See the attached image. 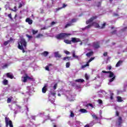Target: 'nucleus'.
Returning <instances> with one entry per match:
<instances>
[{
    "label": "nucleus",
    "mask_w": 127,
    "mask_h": 127,
    "mask_svg": "<svg viewBox=\"0 0 127 127\" xmlns=\"http://www.w3.org/2000/svg\"><path fill=\"white\" fill-rule=\"evenodd\" d=\"M23 47L26 48V42L24 39H21L20 41L18 43V48L22 50L23 53H25V51Z\"/></svg>",
    "instance_id": "obj_1"
},
{
    "label": "nucleus",
    "mask_w": 127,
    "mask_h": 127,
    "mask_svg": "<svg viewBox=\"0 0 127 127\" xmlns=\"http://www.w3.org/2000/svg\"><path fill=\"white\" fill-rule=\"evenodd\" d=\"M102 73L109 74V78H112L109 79V82L108 83V85H111V83L115 81V80L116 79V75H115L114 72L111 71H107L103 70Z\"/></svg>",
    "instance_id": "obj_2"
},
{
    "label": "nucleus",
    "mask_w": 127,
    "mask_h": 127,
    "mask_svg": "<svg viewBox=\"0 0 127 127\" xmlns=\"http://www.w3.org/2000/svg\"><path fill=\"white\" fill-rule=\"evenodd\" d=\"M70 35H71V34L61 33L57 35L56 37L57 39H62V38H66V37H68Z\"/></svg>",
    "instance_id": "obj_3"
},
{
    "label": "nucleus",
    "mask_w": 127,
    "mask_h": 127,
    "mask_svg": "<svg viewBox=\"0 0 127 127\" xmlns=\"http://www.w3.org/2000/svg\"><path fill=\"white\" fill-rule=\"evenodd\" d=\"M5 122L6 127H8V126H9L10 127H13V125H12V122L11 121L9 120V118H5Z\"/></svg>",
    "instance_id": "obj_4"
},
{
    "label": "nucleus",
    "mask_w": 127,
    "mask_h": 127,
    "mask_svg": "<svg viewBox=\"0 0 127 127\" xmlns=\"http://www.w3.org/2000/svg\"><path fill=\"white\" fill-rule=\"evenodd\" d=\"M94 26H95V27H97V28H104L105 26H106V23H104L101 26L99 25L98 23H94L93 24H92Z\"/></svg>",
    "instance_id": "obj_5"
},
{
    "label": "nucleus",
    "mask_w": 127,
    "mask_h": 127,
    "mask_svg": "<svg viewBox=\"0 0 127 127\" xmlns=\"http://www.w3.org/2000/svg\"><path fill=\"white\" fill-rule=\"evenodd\" d=\"M95 59V58H91L87 62L86 64H84L83 65H82L81 69H84V68H86L87 66H90V64L89 63H90L91 61H93Z\"/></svg>",
    "instance_id": "obj_6"
},
{
    "label": "nucleus",
    "mask_w": 127,
    "mask_h": 127,
    "mask_svg": "<svg viewBox=\"0 0 127 127\" xmlns=\"http://www.w3.org/2000/svg\"><path fill=\"white\" fill-rule=\"evenodd\" d=\"M80 39L76 38H71V42L73 43H77V42H80Z\"/></svg>",
    "instance_id": "obj_7"
},
{
    "label": "nucleus",
    "mask_w": 127,
    "mask_h": 127,
    "mask_svg": "<svg viewBox=\"0 0 127 127\" xmlns=\"http://www.w3.org/2000/svg\"><path fill=\"white\" fill-rule=\"evenodd\" d=\"M47 87H48V85L47 84H45V86L42 88V93L45 94L46 93V91H47Z\"/></svg>",
    "instance_id": "obj_8"
},
{
    "label": "nucleus",
    "mask_w": 127,
    "mask_h": 127,
    "mask_svg": "<svg viewBox=\"0 0 127 127\" xmlns=\"http://www.w3.org/2000/svg\"><path fill=\"white\" fill-rule=\"evenodd\" d=\"M96 18H97V16H96L94 17H91L89 20H88V21H86L87 24H88L89 23H91V22H92V21H93V20H94V19H96Z\"/></svg>",
    "instance_id": "obj_9"
},
{
    "label": "nucleus",
    "mask_w": 127,
    "mask_h": 127,
    "mask_svg": "<svg viewBox=\"0 0 127 127\" xmlns=\"http://www.w3.org/2000/svg\"><path fill=\"white\" fill-rule=\"evenodd\" d=\"M26 22H27L29 24H32L33 21L32 19H30L29 18H27L25 20Z\"/></svg>",
    "instance_id": "obj_10"
},
{
    "label": "nucleus",
    "mask_w": 127,
    "mask_h": 127,
    "mask_svg": "<svg viewBox=\"0 0 127 127\" xmlns=\"http://www.w3.org/2000/svg\"><path fill=\"white\" fill-rule=\"evenodd\" d=\"M6 76L8 78H10V79L13 78V74L11 72H8L6 73Z\"/></svg>",
    "instance_id": "obj_11"
},
{
    "label": "nucleus",
    "mask_w": 127,
    "mask_h": 127,
    "mask_svg": "<svg viewBox=\"0 0 127 127\" xmlns=\"http://www.w3.org/2000/svg\"><path fill=\"white\" fill-rule=\"evenodd\" d=\"M93 46L94 48H99L100 47V45L99 42H95L93 44Z\"/></svg>",
    "instance_id": "obj_12"
},
{
    "label": "nucleus",
    "mask_w": 127,
    "mask_h": 127,
    "mask_svg": "<svg viewBox=\"0 0 127 127\" xmlns=\"http://www.w3.org/2000/svg\"><path fill=\"white\" fill-rule=\"evenodd\" d=\"M55 54V57L56 58H60V57H61V56L60 54H59V52H56L54 53Z\"/></svg>",
    "instance_id": "obj_13"
},
{
    "label": "nucleus",
    "mask_w": 127,
    "mask_h": 127,
    "mask_svg": "<svg viewBox=\"0 0 127 127\" xmlns=\"http://www.w3.org/2000/svg\"><path fill=\"white\" fill-rule=\"evenodd\" d=\"M75 82H76L77 83H83L85 82V80L83 79H78L75 80Z\"/></svg>",
    "instance_id": "obj_14"
},
{
    "label": "nucleus",
    "mask_w": 127,
    "mask_h": 127,
    "mask_svg": "<svg viewBox=\"0 0 127 127\" xmlns=\"http://www.w3.org/2000/svg\"><path fill=\"white\" fill-rule=\"evenodd\" d=\"M122 123H123V120H122V117H119L118 119V124L119 126H121L122 124Z\"/></svg>",
    "instance_id": "obj_15"
},
{
    "label": "nucleus",
    "mask_w": 127,
    "mask_h": 127,
    "mask_svg": "<svg viewBox=\"0 0 127 127\" xmlns=\"http://www.w3.org/2000/svg\"><path fill=\"white\" fill-rule=\"evenodd\" d=\"M123 63V61H119L116 65V67H120L121 64Z\"/></svg>",
    "instance_id": "obj_16"
},
{
    "label": "nucleus",
    "mask_w": 127,
    "mask_h": 127,
    "mask_svg": "<svg viewBox=\"0 0 127 127\" xmlns=\"http://www.w3.org/2000/svg\"><path fill=\"white\" fill-rule=\"evenodd\" d=\"M72 57H73V58H76V59H78L79 57L77 55H75V51H73L72 52Z\"/></svg>",
    "instance_id": "obj_17"
},
{
    "label": "nucleus",
    "mask_w": 127,
    "mask_h": 127,
    "mask_svg": "<svg viewBox=\"0 0 127 127\" xmlns=\"http://www.w3.org/2000/svg\"><path fill=\"white\" fill-rule=\"evenodd\" d=\"M123 99H122V97L121 96L117 97V102H119V103H121V102H123Z\"/></svg>",
    "instance_id": "obj_18"
},
{
    "label": "nucleus",
    "mask_w": 127,
    "mask_h": 127,
    "mask_svg": "<svg viewBox=\"0 0 127 127\" xmlns=\"http://www.w3.org/2000/svg\"><path fill=\"white\" fill-rule=\"evenodd\" d=\"M93 52H90L86 54V56H87V57H90V56H92V55H93Z\"/></svg>",
    "instance_id": "obj_19"
},
{
    "label": "nucleus",
    "mask_w": 127,
    "mask_h": 127,
    "mask_svg": "<svg viewBox=\"0 0 127 127\" xmlns=\"http://www.w3.org/2000/svg\"><path fill=\"white\" fill-rule=\"evenodd\" d=\"M64 42H65V43H66V44H71V41H70L69 40H64Z\"/></svg>",
    "instance_id": "obj_20"
},
{
    "label": "nucleus",
    "mask_w": 127,
    "mask_h": 127,
    "mask_svg": "<svg viewBox=\"0 0 127 127\" xmlns=\"http://www.w3.org/2000/svg\"><path fill=\"white\" fill-rule=\"evenodd\" d=\"M22 81H23V82H24V83H25V82H26V81H27V77L26 75V76L22 78Z\"/></svg>",
    "instance_id": "obj_21"
},
{
    "label": "nucleus",
    "mask_w": 127,
    "mask_h": 127,
    "mask_svg": "<svg viewBox=\"0 0 127 127\" xmlns=\"http://www.w3.org/2000/svg\"><path fill=\"white\" fill-rule=\"evenodd\" d=\"M92 117L93 118V119H94V120H98L99 119L97 115H95V114H93L92 115Z\"/></svg>",
    "instance_id": "obj_22"
},
{
    "label": "nucleus",
    "mask_w": 127,
    "mask_h": 127,
    "mask_svg": "<svg viewBox=\"0 0 127 127\" xmlns=\"http://www.w3.org/2000/svg\"><path fill=\"white\" fill-rule=\"evenodd\" d=\"M49 66H52V64H49V65H47L45 67V69L47 71H50V70L49 69Z\"/></svg>",
    "instance_id": "obj_23"
},
{
    "label": "nucleus",
    "mask_w": 127,
    "mask_h": 127,
    "mask_svg": "<svg viewBox=\"0 0 127 127\" xmlns=\"http://www.w3.org/2000/svg\"><path fill=\"white\" fill-rule=\"evenodd\" d=\"M70 58H71V57H64L63 58V60L64 61H66V60H70Z\"/></svg>",
    "instance_id": "obj_24"
},
{
    "label": "nucleus",
    "mask_w": 127,
    "mask_h": 127,
    "mask_svg": "<svg viewBox=\"0 0 127 127\" xmlns=\"http://www.w3.org/2000/svg\"><path fill=\"white\" fill-rule=\"evenodd\" d=\"M42 55H43L44 56H45V57H46V56H47V55H48V52H44V53H43L42 54Z\"/></svg>",
    "instance_id": "obj_25"
},
{
    "label": "nucleus",
    "mask_w": 127,
    "mask_h": 127,
    "mask_svg": "<svg viewBox=\"0 0 127 127\" xmlns=\"http://www.w3.org/2000/svg\"><path fill=\"white\" fill-rule=\"evenodd\" d=\"M11 99H12V97H9L7 99V104H9L11 102Z\"/></svg>",
    "instance_id": "obj_26"
},
{
    "label": "nucleus",
    "mask_w": 127,
    "mask_h": 127,
    "mask_svg": "<svg viewBox=\"0 0 127 127\" xmlns=\"http://www.w3.org/2000/svg\"><path fill=\"white\" fill-rule=\"evenodd\" d=\"M8 83V81H7V80L6 79H4L3 81V84L4 85H7Z\"/></svg>",
    "instance_id": "obj_27"
},
{
    "label": "nucleus",
    "mask_w": 127,
    "mask_h": 127,
    "mask_svg": "<svg viewBox=\"0 0 127 127\" xmlns=\"http://www.w3.org/2000/svg\"><path fill=\"white\" fill-rule=\"evenodd\" d=\"M80 112H81V113H87V110L86 109H81Z\"/></svg>",
    "instance_id": "obj_28"
},
{
    "label": "nucleus",
    "mask_w": 127,
    "mask_h": 127,
    "mask_svg": "<svg viewBox=\"0 0 127 127\" xmlns=\"http://www.w3.org/2000/svg\"><path fill=\"white\" fill-rule=\"evenodd\" d=\"M70 117L71 118H74V113H73V111H70Z\"/></svg>",
    "instance_id": "obj_29"
},
{
    "label": "nucleus",
    "mask_w": 127,
    "mask_h": 127,
    "mask_svg": "<svg viewBox=\"0 0 127 127\" xmlns=\"http://www.w3.org/2000/svg\"><path fill=\"white\" fill-rule=\"evenodd\" d=\"M9 42H10L9 40L5 41V42H4L3 45H4V46H6V45H7V44H8V43H9Z\"/></svg>",
    "instance_id": "obj_30"
},
{
    "label": "nucleus",
    "mask_w": 127,
    "mask_h": 127,
    "mask_svg": "<svg viewBox=\"0 0 127 127\" xmlns=\"http://www.w3.org/2000/svg\"><path fill=\"white\" fill-rule=\"evenodd\" d=\"M70 65H71V64H70V63L68 62L66 63L65 66L66 68H69V67H70Z\"/></svg>",
    "instance_id": "obj_31"
},
{
    "label": "nucleus",
    "mask_w": 127,
    "mask_h": 127,
    "mask_svg": "<svg viewBox=\"0 0 127 127\" xmlns=\"http://www.w3.org/2000/svg\"><path fill=\"white\" fill-rule=\"evenodd\" d=\"M71 25H72V24H71V23H67L65 26V28H67V27H69V26H71Z\"/></svg>",
    "instance_id": "obj_32"
},
{
    "label": "nucleus",
    "mask_w": 127,
    "mask_h": 127,
    "mask_svg": "<svg viewBox=\"0 0 127 127\" xmlns=\"http://www.w3.org/2000/svg\"><path fill=\"white\" fill-rule=\"evenodd\" d=\"M42 36H43V35H42L41 34H39L37 35L36 37H37V38H40V37H42Z\"/></svg>",
    "instance_id": "obj_33"
},
{
    "label": "nucleus",
    "mask_w": 127,
    "mask_h": 127,
    "mask_svg": "<svg viewBox=\"0 0 127 127\" xmlns=\"http://www.w3.org/2000/svg\"><path fill=\"white\" fill-rule=\"evenodd\" d=\"M32 31L33 34H36V33L38 32V30L35 31L34 30H32Z\"/></svg>",
    "instance_id": "obj_34"
},
{
    "label": "nucleus",
    "mask_w": 127,
    "mask_h": 127,
    "mask_svg": "<svg viewBox=\"0 0 127 127\" xmlns=\"http://www.w3.org/2000/svg\"><path fill=\"white\" fill-rule=\"evenodd\" d=\"M98 102L99 104H103V101H102V100H101V99H99L98 100Z\"/></svg>",
    "instance_id": "obj_35"
},
{
    "label": "nucleus",
    "mask_w": 127,
    "mask_h": 127,
    "mask_svg": "<svg viewBox=\"0 0 127 127\" xmlns=\"http://www.w3.org/2000/svg\"><path fill=\"white\" fill-rule=\"evenodd\" d=\"M110 99H111V100H113V96H114V94L113 93H111L110 94Z\"/></svg>",
    "instance_id": "obj_36"
},
{
    "label": "nucleus",
    "mask_w": 127,
    "mask_h": 127,
    "mask_svg": "<svg viewBox=\"0 0 127 127\" xmlns=\"http://www.w3.org/2000/svg\"><path fill=\"white\" fill-rule=\"evenodd\" d=\"M64 53H65V54H66L67 55H69V54H70V52L68 51H65Z\"/></svg>",
    "instance_id": "obj_37"
},
{
    "label": "nucleus",
    "mask_w": 127,
    "mask_h": 127,
    "mask_svg": "<svg viewBox=\"0 0 127 127\" xmlns=\"http://www.w3.org/2000/svg\"><path fill=\"white\" fill-rule=\"evenodd\" d=\"M11 10H12V11H16V6H14V9H12Z\"/></svg>",
    "instance_id": "obj_38"
},
{
    "label": "nucleus",
    "mask_w": 127,
    "mask_h": 127,
    "mask_svg": "<svg viewBox=\"0 0 127 127\" xmlns=\"http://www.w3.org/2000/svg\"><path fill=\"white\" fill-rule=\"evenodd\" d=\"M57 88V84H55L54 86V89L55 90H56V88Z\"/></svg>",
    "instance_id": "obj_39"
},
{
    "label": "nucleus",
    "mask_w": 127,
    "mask_h": 127,
    "mask_svg": "<svg viewBox=\"0 0 127 127\" xmlns=\"http://www.w3.org/2000/svg\"><path fill=\"white\" fill-rule=\"evenodd\" d=\"M85 78L86 80H88L89 79V76H88V74H85Z\"/></svg>",
    "instance_id": "obj_40"
},
{
    "label": "nucleus",
    "mask_w": 127,
    "mask_h": 127,
    "mask_svg": "<svg viewBox=\"0 0 127 127\" xmlns=\"http://www.w3.org/2000/svg\"><path fill=\"white\" fill-rule=\"evenodd\" d=\"M20 7H22V4L21 3H19L18 8H20Z\"/></svg>",
    "instance_id": "obj_41"
},
{
    "label": "nucleus",
    "mask_w": 127,
    "mask_h": 127,
    "mask_svg": "<svg viewBox=\"0 0 127 127\" xmlns=\"http://www.w3.org/2000/svg\"><path fill=\"white\" fill-rule=\"evenodd\" d=\"M8 16L10 18V19H12V17H11V14H8Z\"/></svg>",
    "instance_id": "obj_42"
},
{
    "label": "nucleus",
    "mask_w": 127,
    "mask_h": 127,
    "mask_svg": "<svg viewBox=\"0 0 127 127\" xmlns=\"http://www.w3.org/2000/svg\"><path fill=\"white\" fill-rule=\"evenodd\" d=\"M112 69V66H107V69L108 70H111Z\"/></svg>",
    "instance_id": "obj_43"
},
{
    "label": "nucleus",
    "mask_w": 127,
    "mask_h": 127,
    "mask_svg": "<svg viewBox=\"0 0 127 127\" xmlns=\"http://www.w3.org/2000/svg\"><path fill=\"white\" fill-rule=\"evenodd\" d=\"M76 21H77V20H76V19H73L71 20V22H76Z\"/></svg>",
    "instance_id": "obj_44"
},
{
    "label": "nucleus",
    "mask_w": 127,
    "mask_h": 127,
    "mask_svg": "<svg viewBox=\"0 0 127 127\" xmlns=\"http://www.w3.org/2000/svg\"><path fill=\"white\" fill-rule=\"evenodd\" d=\"M108 55V52H105L104 53L103 56L106 57Z\"/></svg>",
    "instance_id": "obj_45"
},
{
    "label": "nucleus",
    "mask_w": 127,
    "mask_h": 127,
    "mask_svg": "<svg viewBox=\"0 0 127 127\" xmlns=\"http://www.w3.org/2000/svg\"><path fill=\"white\" fill-rule=\"evenodd\" d=\"M26 36L28 37V38H32V36L29 35H26Z\"/></svg>",
    "instance_id": "obj_46"
},
{
    "label": "nucleus",
    "mask_w": 127,
    "mask_h": 127,
    "mask_svg": "<svg viewBox=\"0 0 127 127\" xmlns=\"http://www.w3.org/2000/svg\"><path fill=\"white\" fill-rule=\"evenodd\" d=\"M122 91H120V90H117V94L118 95H119V94H121V93H122Z\"/></svg>",
    "instance_id": "obj_47"
},
{
    "label": "nucleus",
    "mask_w": 127,
    "mask_h": 127,
    "mask_svg": "<svg viewBox=\"0 0 127 127\" xmlns=\"http://www.w3.org/2000/svg\"><path fill=\"white\" fill-rule=\"evenodd\" d=\"M119 115H120V113H119V112L117 111L116 112V116L117 117H119Z\"/></svg>",
    "instance_id": "obj_48"
},
{
    "label": "nucleus",
    "mask_w": 127,
    "mask_h": 127,
    "mask_svg": "<svg viewBox=\"0 0 127 127\" xmlns=\"http://www.w3.org/2000/svg\"><path fill=\"white\" fill-rule=\"evenodd\" d=\"M26 77H27V80H30V79H31V78H30V77H29V76H28L27 75H26Z\"/></svg>",
    "instance_id": "obj_49"
},
{
    "label": "nucleus",
    "mask_w": 127,
    "mask_h": 127,
    "mask_svg": "<svg viewBox=\"0 0 127 127\" xmlns=\"http://www.w3.org/2000/svg\"><path fill=\"white\" fill-rule=\"evenodd\" d=\"M91 26H92V25H88V26H87L86 28H90Z\"/></svg>",
    "instance_id": "obj_50"
},
{
    "label": "nucleus",
    "mask_w": 127,
    "mask_h": 127,
    "mask_svg": "<svg viewBox=\"0 0 127 127\" xmlns=\"http://www.w3.org/2000/svg\"><path fill=\"white\" fill-rule=\"evenodd\" d=\"M44 29H46V28L45 27L41 28V30H44Z\"/></svg>",
    "instance_id": "obj_51"
},
{
    "label": "nucleus",
    "mask_w": 127,
    "mask_h": 127,
    "mask_svg": "<svg viewBox=\"0 0 127 127\" xmlns=\"http://www.w3.org/2000/svg\"><path fill=\"white\" fill-rule=\"evenodd\" d=\"M55 23H56L55 22L53 21L51 23V24H52V25H54V24H55Z\"/></svg>",
    "instance_id": "obj_52"
},
{
    "label": "nucleus",
    "mask_w": 127,
    "mask_h": 127,
    "mask_svg": "<svg viewBox=\"0 0 127 127\" xmlns=\"http://www.w3.org/2000/svg\"><path fill=\"white\" fill-rule=\"evenodd\" d=\"M13 38H10V40H9V41H13Z\"/></svg>",
    "instance_id": "obj_53"
},
{
    "label": "nucleus",
    "mask_w": 127,
    "mask_h": 127,
    "mask_svg": "<svg viewBox=\"0 0 127 127\" xmlns=\"http://www.w3.org/2000/svg\"><path fill=\"white\" fill-rule=\"evenodd\" d=\"M84 127H90V126H89V125H86L84 126Z\"/></svg>",
    "instance_id": "obj_54"
},
{
    "label": "nucleus",
    "mask_w": 127,
    "mask_h": 127,
    "mask_svg": "<svg viewBox=\"0 0 127 127\" xmlns=\"http://www.w3.org/2000/svg\"><path fill=\"white\" fill-rule=\"evenodd\" d=\"M63 7H66V5H65V4H64L63 5Z\"/></svg>",
    "instance_id": "obj_55"
},
{
    "label": "nucleus",
    "mask_w": 127,
    "mask_h": 127,
    "mask_svg": "<svg viewBox=\"0 0 127 127\" xmlns=\"http://www.w3.org/2000/svg\"><path fill=\"white\" fill-rule=\"evenodd\" d=\"M56 93H52V95H53V96H55Z\"/></svg>",
    "instance_id": "obj_56"
},
{
    "label": "nucleus",
    "mask_w": 127,
    "mask_h": 127,
    "mask_svg": "<svg viewBox=\"0 0 127 127\" xmlns=\"http://www.w3.org/2000/svg\"><path fill=\"white\" fill-rule=\"evenodd\" d=\"M117 31H114L113 32H112L113 34H115V33H116Z\"/></svg>",
    "instance_id": "obj_57"
},
{
    "label": "nucleus",
    "mask_w": 127,
    "mask_h": 127,
    "mask_svg": "<svg viewBox=\"0 0 127 127\" xmlns=\"http://www.w3.org/2000/svg\"><path fill=\"white\" fill-rule=\"evenodd\" d=\"M58 95L59 97H60V96H61V94H60V93H59V94H58Z\"/></svg>",
    "instance_id": "obj_58"
},
{
    "label": "nucleus",
    "mask_w": 127,
    "mask_h": 127,
    "mask_svg": "<svg viewBox=\"0 0 127 127\" xmlns=\"http://www.w3.org/2000/svg\"><path fill=\"white\" fill-rule=\"evenodd\" d=\"M114 15H115L116 16H118V14H114Z\"/></svg>",
    "instance_id": "obj_59"
},
{
    "label": "nucleus",
    "mask_w": 127,
    "mask_h": 127,
    "mask_svg": "<svg viewBox=\"0 0 127 127\" xmlns=\"http://www.w3.org/2000/svg\"><path fill=\"white\" fill-rule=\"evenodd\" d=\"M90 107H93V105L90 104Z\"/></svg>",
    "instance_id": "obj_60"
},
{
    "label": "nucleus",
    "mask_w": 127,
    "mask_h": 127,
    "mask_svg": "<svg viewBox=\"0 0 127 127\" xmlns=\"http://www.w3.org/2000/svg\"><path fill=\"white\" fill-rule=\"evenodd\" d=\"M54 127H57L56 126V125H54Z\"/></svg>",
    "instance_id": "obj_61"
},
{
    "label": "nucleus",
    "mask_w": 127,
    "mask_h": 127,
    "mask_svg": "<svg viewBox=\"0 0 127 127\" xmlns=\"http://www.w3.org/2000/svg\"><path fill=\"white\" fill-rule=\"evenodd\" d=\"M82 43H80V45H82Z\"/></svg>",
    "instance_id": "obj_62"
},
{
    "label": "nucleus",
    "mask_w": 127,
    "mask_h": 127,
    "mask_svg": "<svg viewBox=\"0 0 127 127\" xmlns=\"http://www.w3.org/2000/svg\"><path fill=\"white\" fill-rule=\"evenodd\" d=\"M110 1H113V0H110Z\"/></svg>",
    "instance_id": "obj_63"
},
{
    "label": "nucleus",
    "mask_w": 127,
    "mask_h": 127,
    "mask_svg": "<svg viewBox=\"0 0 127 127\" xmlns=\"http://www.w3.org/2000/svg\"><path fill=\"white\" fill-rule=\"evenodd\" d=\"M113 28H114V27H112V29H113Z\"/></svg>",
    "instance_id": "obj_64"
}]
</instances>
